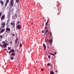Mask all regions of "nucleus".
<instances>
[{"instance_id":"49530a36","label":"nucleus","mask_w":74,"mask_h":74,"mask_svg":"<svg viewBox=\"0 0 74 74\" xmlns=\"http://www.w3.org/2000/svg\"><path fill=\"white\" fill-rule=\"evenodd\" d=\"M0 47H1V46H0Z\"/></svg>"},{"instance_id":"dca6fc26","label":"nucleus","mask_w":74,"mask_h":74,"mask_svg":"<svg viewBox=\"0 0 74 74\" xmlns=\"http://www.w3.org/2000/svg\"><path fill=\"white\" fill-rule=\"evenodd\" d=\"M10 59H11V60H13V59H14V57H10Z\"/></svg>"},{"instance_id":"7ed1b4c3","label":"nucleus","mask_w":74,"mask_h":74,"mask_svg":"<svg viewBox=\"0 0 74 74\" xmlns=\"http://www.w3.org/2000/svg\"><path fill=\"white\" fill-rule=\"evenodd\" d=\"M10 5L11 6L14 5V0H11L10 2Z\"/></svg>"},{"instance_id":"79ce46f5","label":"nucleus","mask_w":74,"mask_h":74,"mask_svg":"<svg viewBox=\"0 0 74 74\" xmlns=\"http://www.w3.org/2000/svg\"><path fill=\"white\" fill-rule=\"evenodd\" d=\"M45 34L46 35V33H45Z\"/></svg>"},{"instance_id":"20e7f679","label":"nucleus","mask_w":74,"mask_h":74,"mask_svg":"<svg viewBox=\"0 0 74 74\" xmlns=\"http://www.w3.org/2000/svg\"><path fill=\"white\" fill-rule=\"evenodd\" d=\"M15 52V50L13 49H11L10 51H9V53H12V52Z\"/></svg>"},{"instance_id":"9d476101","label":"nucleus","mask_w":74,"mask_h":74,"mask_svg":"<svg viewBox=\"0 0 74 74\" xmlns=\"http://www.w3.org/2000/svg\"><path fill=\"white\" fill-rule=\"evenodd\" d=\"M9 3V0H7L6 3L5 4V5L6 6L7 5V4Z\"/></svg>"},{"instance_id":"58836bf2","label":"nucleus","mask_w":74,"mask_h":74,"mask_svg":"<svg viewBox=\"0 0 74 74\" xmlns=\"http://www.w3.org/2000/svg\"><path fill=\"white\" fill-rule=\"evenodd\" d=\"M10 43H12V41H11L10 42Z\"/></svg>"},{"instance_id":"6e6552de","label":"nucleus","mask_w":74,"mask_h":74,"mask_svg":"<svg viewBox=\"0 0 74 74\" xmlns=\"http://www.w3.org/2000/svg\"><path fill=\"white\" fill-rule=\"evenodd\" d=\"M4 18H5V16L4 15H3L1 17V20H3Z\"/></svg>"},{"instance_id":"473e14b6","label":"nucleus","mask_w":74,"mask_h":74,"mask_svg":"<svg viewBox=\"0 0 74 74\" xmlns=\"http://www.w3.org/2000/svg\"><path fill=\"white\" fill-rule=\"evenodd\" d=\"M2 43H4V44L5 43V42L3 41L2 42Z\"/></svg>"},{"instance_id":"f257e3e1","label":"nucleus","mask_w":74,"mask_h":74,"mask_svg":"<svg viewBox=\"0 0 74 74\" xmlns=\"http://www.w3.org/2000/svg\"><path fill=\"white\" fill-rule=\"evenodd\" d=\"M11 10H9V12H8V22H10V20H9V18H10V16H11Z\"/></svg>"},{"instance_id":"37998d69","label":"nucleus","mask_w":74,"mask_h":74,"mask_svg":"<svg viewBox=\"0 0 74 74\" xmlns=\"http://www.w3.org/2000/svg\"><path fill=\"white\" fill-rule=\"evenodd\" d=\"M5 51H6V50H7V49H5Z\"/></svg>"},{"instance_id":"c9c22d12","label":"nucleus","mask_w":74,"mask_h":74,"mask_svg":"<svg viewBox=\"0 0 74 74\" xmlns=\"http://www.w3.org/2000/svg\"><path fill=\"white\" fill-rule=\"evenodd\" d=\"M47 27H46L45 28V29H47Z\"/></svg>"},{"instance_id":"72a5a7b5","label":"nucleus","mask_w":74,"mask_h":74,"mask_svg":"<svg viewBox=\"0 0 74 74\" xmlns=\"http://www.w3.org/2000/svg\"><path fill=\"white\" fill-rule=\"evenodd\" d=\"M19 21H18L17 22V24H19Z\"/></svg>"},{"instance_id":"c85d7f7f","label":"nucleus","mask_w":74,"mask_h":74,"mask_svg":"<svg viewBox=\"0 0 74 74\" xmlns=\"http://www.w3.org/2000/svg\"><path fill=\"white\" fill-rule=\"evenodd\" d=\"M48 32V30H47L46 32V33H47V32Z\"/></svg>"},{"instance_id":"cd10ccee","label":"nucleus","mask_w":74,"mask_h":74,"mask_svg":"<svg viewBox=\"0 0 74 74\" xmlns=\"http://www.w3.org/2000/svg\"><path fill=\"white\" fill-rule=\"evenodd\" d=\"M3 45H0V46L1 47H3Z\"/></svg>"},{"instance_id":"aec40b11","label":"nucleus","mask_w":74,"mask_h":74,"mask_svg":"<svg viewBox=\"0 0 74 74\" xmlns=\"http://www.w3.org/2000/svg\"><path fill=\"white\" fill-rule=\"evenodd\" d=\"M16 1L17 3H18V2H19V0H16Z\"/></svg>"},{"instance_id":"2f4dec72","label":"nucleus","mask_w":74,"mask_h":74,"mask_svg":"<svg viewBox=\"0 0 74 74\" xmlns=\"http://www.w3.org/2000/svg\"><path fill=\"white\" fill-rule=\"evenodd\" d=\"M12 36H15V34H13L12 35Z\"/></svg>"},{"instance_id":"4c0bfd02","label":"nucleus","mask_w":74,"mask_h":74,"mask_svg":"<svg viewBox=\"0 0 74 74\" xmlns=\"http://www.w3.org/2000/svg\"><path fill=\"white\" fill-rule=\"evenodd\" d=\"M51 53H49V54L50 55H51Z\"/></svg>"},{"instance_id":"a878e982","label":"nucleus","mask_w":74,"mask_h":74,"mask_svg":"<svg viewBox=\"0 0 74 74\" xmlns=\"http://www.w3.org/2000/svg\"><path fill=\"white\" fill-rule=\"evenodd\" d=\"M1 14H2L1 12H0V17H1Z\"/></svg>"},{"instance_id":"2eb2a0df","label":"nucleus","mask_w":74,"mask_h":74,"mask_svg":"<svg viewBox=\"0 0 74 74\" xmlns=\"http://www.w3.org/2000/svg\"><path fill=\"white\" fill-rule=\"evenodd\" d=\"M49 42L50 43H52V40L51 39H50V40H49Z\"/></svg>"},{"instance_id":"1a4fd4ad","label":"nucleus","mask_w":74,"mask_h":74,"mask_svg":"<svg viewBox=\"0 0 74 74\" xmlns=\"http://www.w3.org/2000/svg\"><path fill=\"white\" fill-rule=\"evenodd\" d=\"M8 44H7V43H4L3 44V46L5 48V47H7V45H8Z\"/></svg>"},{"instance_id":"ea45409f","label":"nucleus","mask_w":74,"mask_h":74,"mask_svg":"<svg viewBox=\"0 0 74 74\" xmlns=\"http://www.w3.org/2000/svg\"><path fill=\"white\" fill-rule=\"evenodd\" d=\"M16 17H17V16L16 15Z\"/></svg>"},{"instance_id":"f8f14e48","label":"nucleus","mask_w":74,"mask_h":74,"mask_svg":"<svg viewBox=\"0 0 74 74\" xmlns=\"http://www.w3.org/2000/svg\"><path fill=\"white\" fill-rule=\"evenodd\" d=\"M43 46H44V49L45 50L46 49V46L44 44V43L43 44Z\"/></svg>"},{"instance_id":"bb28decb","label":"nucleus","mask_w":74,"mask_h":74,"mask_svg":"<svg viewBox=\"0 0 74 74\" xmlns=\"http://www.w3.org/2000/svg\"><path fill=\"white\" fill-rule=\"evenodd\" d=\"M50 36H51L52 35V33H51V32H50Z\"/></svg>"},{"instance_id":"ddd939ff","label":"nucleus","mask_w":74,"mask_h":74,"mask_svg":"<svg viewBox=\"0 0 74 74\" xmlns=\"http://www.w3.org/2000/svg\"><path fill=\"white\" fill-rule=\"evenodd\" d=\"M18 38H17L15 40V43H16V44H17V42L18 41Z\"/></svg>"},{"instance_id":"f704fd0d","label":"nucleus","mask_w":74,"mask_h":74,"mask_svg":"<svg viewBox=\"0 0 74 74\" xmlns=\"http://www.w3.org/2000/svg\"><path fill=\"white\" fill-rule=\"evenodd\" d=\"M54 53L55 55H56V52H55Z\"/></svg>"},{"instance_id":"9b49d317","label":"nucleus","mask_w":74,"mask_h":74,"mask_svg":"<svg viewBox=\"0 0 74 74\" xmlns=\"http://www.w3.org/2000/svg\"><path fill=\"white\" fill-rule=\"evenodd\" d=\"M0 2L1 3V4L2 5H4V2L2 0H0Z\"/></svg>"},{"instance_id":"f03ea898","label":"nucleus","mask_w":74,"mask_h":74,"mask_svg":"<svg viewBox=\"0 0 74 74\" xmlns=\"http://www.w3.org/2000/svg\"><path fill=\"white\" fill-rule=\"evenodd\" d=\"M6 32H10L11 31V29H10V28H9L8 27H7L6 28Z\"/></svg>"},{"instance_id":"6ab92c4d","label":"nucleus","mask_w":74,"mask_h":74,"mask_svg":"<svg viewBox=\"0 0 74 74\" xmlns=\"http://www.w3.org/2000/svg\"><path fill=\"white\" fill-rule=\"evenodd\" d=\"M48 58L49 59H51V56H48Z\"/></svg>"},{"instance_id":"39448f33","label":"nucleus","mask_w":74,"mask_h":74,"mask_svg":"<svg viewBox=\"0 0 74 74\" xmlns=\"http://www.w3.org/2000/svg\"><path fill=\"white\" fill-rule=\"evenodd\" d=\"M17 28L18 29H21V26L20 25H17Z\"/></svg>"},{"instance_id":"4be33fe9","label":"nucleus","mask_w":74,"mask_h":74,"mask_svg":"<svg viewBox=\"0 0 74 74\" xmlns=\"http://www.w3.org/2000/svg\"><path fill=\"white\" fill-rule=\"evenodd\" d=\"M51 55L53 56H55V55L54 54H53L52 53H51Z\"/></svg>"},{"instance_id":"a18cd8bd","label":"nucleus","mask_w":74,"mask_h":74,"mask_svg":"<svg viewBox=\"0 0 74 74\" xmlns=\"http://www.w3.org/2000/svg\"><path fill=\"white\" fill-rule=\"evenodd\" d=\"M49 37H51V36H49Z\"/></svg>"},{"instance_id":"f3484780","label":"nucleus","mask_w":74,"mask_h":74,"mask_svg":"<svg viewBox=\"0 0 74 74\" xmlns=\"http://www.w3.org/2000/svg\"><path fill=\"white\" fill-rule=\"evenodd\" d=\"M49 23V21H47L46 23L45 24V25L46 26H47V25H48V23Z\"/></svg>"},{"instance_id":"7c9ffc66","label":"nucleus","mask_w":74,"mask_h":74,"mask_svg":"<svg viewBox=\"0 0 74 74\" xmlns=\"http://www.w3.org/2000/svg\"><path fill=\"white\" fill-rule=\"evenodd\" d=\"M8 49H11V48L10 47H8Z\"/></svg>"},{"instance_id":"e433bc0d","label":"nucleus","mask_w":74,"mask_h":74,"mask_svg":"<svg viewBox=\"0 0 74 74\" xmlns=\"http://www.w3.org/2000/svg\"><path fill=\"white\" fill-rule=\"evenodd\" d=\"M41 70H42V71H43V70H44V69H41Z\"/></svg>"},{"instance_id":"a211bd4d","label":"nucleus","mask_w":74,"mask_h":74,"mask_svg":"<svg viewBox=\"0 0 74 74\" xmlns=\"http://www.w3.org/2000/svg\"><path fill=\"white\" fill-rule=\"evenodd\" d=\"M15 53H11V55H12V56L15 55Z\"/></svg>"},{"instance_id":"b1692460","label":"nucleus","mask_w":74,"mask_h":74,"mask_svg":"<svg viewBox=\"0 0 74 74\" xmlns=\"http://www.w3.org/2000/svg\"><path fill=\"white\" fill-rule=\"evenodd\" d=\"M20 47H22V44H20Z\"/></svg>"},{"instance_id":"393cba45","label":"nucleus","mask_w":74,"mask_h":74,"mask_svg":"<svg viewBox=\"0 0 74 74\" xmlns=\"http://www.w3.org/2000/svg\"><path fill=\"white\" fill-rule=\"evenodd\" d=\"M47 66H50V64H49V63H48L47 64Z\"/></svg>"},{"instance_id":"5701e85b","label":"nucleus","mask_w":74,"mask_h":74,"mask_svg":"<svg viewBox=\"0 0 74 74\" xmlns=\"http://www.w3.org/2000/svg\"><path fill=\"white\" fill-rule=\"evenodd\" d=\"M3 37V36L2 35L0 36V38H1Z\"/></svg>"},{"instance_id":"a19ab883","label":"nucleus","mask_w":74,"mask_h":74,"mask_svg":"<svg viewBox=\"0 0 74 74\" xmlns=\"http://www.w3.org/2000/svg\"><path fill=\"white\" fill-rule=\"evenodd\" d=\"M57 72H58V71H56V73H57Z\"/></svg>"},{"instance_id":"412c9836","label":"nucleus","mask_w":74,"mask_h":74,"mask_svg":"<svg viewBox=\"0 0 74 74\" xmlns=\"http://www.w3.org/2000/svg\"><path fill=\"white\" fill-rule=\"evenodd\" d=\"M14 24L12 23H11V25H13L14 26Z\"/></svg>"},{"instance_id":"c03bdc74","label":"nucleus","mask_w":74,"mask_h":74,"mask_svg":"<svg viewBox=\"0 0 74 74\" xmlns=\"http://www.w3.org/2000/svg\"><path fill=\"white\" fill-rule=\"evenodd\" d=\"M32 23L33 24V23Z\"/></svg>"},{"instance_id":"0eeeda50","label":"nucleus","mask_w":74,"mask_h":74,"mask_svg":"<svg viewBox=\"0 0 74 74\" xmlns=\"http://www.w3.org/2000/svg\"><path fill=\"white\" fill-rule=\"evenodd\" d=\"M4 31H5V29L4 28L1 30L0 33H3Z\"/></svg>"},{"instance_id":"c756f323","label":"nucleus","mask_w":74,"mask_h":74,"mask_svg":"<svg viewBox=\"0 0 74 74\" xmlns=\"http://www.w3.org/2000/svg\"><path fill=\"white\" fill-rule=\"evenodd\" d=\"M42 33H44V30H42Z\"/></svg>"},{"instance_id":"423d86ee","label":"nucleus","mask_w":74,"mask_h":74,"mask_svg":"<svg viewBox=\"0 0 74 74\" xmlns=\"http://www.w3.org/2000/svg\"><path fill=\"white\" fill-rule=\"evenodd\" d=\"M5 22H3V23H2L1 25L2 26H3V27H2L3 28H4L5 27Z\"/></svg>"},{"instance_id":"4468645a","label":"nucleus","mask_w":74,"mask_h":74,"mask_svg":"<svg viewBox=\"0 0 74 74\" xmlns=\"http://www.w3.org/2000/svg\"><path fill=\"white\" fill-rule=\"evenodd\" d=\"M50 74H55V73L51 71H50Z\"/></svg>"}]
</instances>
